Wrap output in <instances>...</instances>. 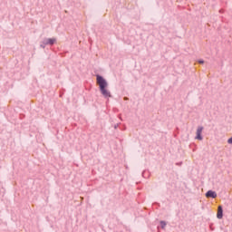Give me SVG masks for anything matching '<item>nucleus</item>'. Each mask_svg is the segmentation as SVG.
<instances>
[{
    "instance_id": "1",
    "label": "nucleus",
    "mask_w": 232,
    "mask_h": 232,
    "mask_svg": "<svg viewBox=\"0 0 232 232\" xmlns=\"http://www.w3.org/2000/svg\"><path fill=\"white\" fill-rule=\"evenodd\" d=\"M96 82L100 88L102 95H103L105 99L111 97V92H110V90H108V82L106 81V79H104V77L97 74Z\"/></svg>"
},
{
    "instance_id": "2",
    "label": "nucleus",
    "mask_w": 232,
    "mask_h": 232,
    "mask_svg": "<svg viewBox=\"0 0 232 232\" xmlns=\"http://www.w3.org/2000/svg\"><path fill=\"white\" fill-rule=\"evenodd\" d=\"M55 43H57V38H44L42 42H41V48H46V46H48V44H50V46H53V44H55Z\"/></svg>"
},
{
    "instance_id": "3",
    "label": "nucleus",
    "mask_w": 232,
    "mask_h": 232,
    "mask_svg": "<svg viewBox=\"0 0 232 232\" xmlns=\"http://www.w3.org/2000/svg\"><path fill=\"white\" fill-rule=\"evenodd\" d=\"M202 131H204V127L198 126L196 131V139L197 140H202Z\"/></svg>"
},
{
    "instance_id": "4",
    "label": "nucleus",
    "mask_w": 232,
    "mask_h": 232,
    "mask_svg": "<svg viewBox=\"0 0 232 232\" xmlns=\"http://www.w3.org/2000/svg\"><path fill=\"white\" fill-rule=\"evenodd\" d=\"M205 197L207 198H217V192L213 190H208L206 194Z\"/></svg>"
},
{
    "instance_id": "5",
    "label": "nucleus",
    "mask_w": 232,
    "mask_h": 232,
    "mask_svg": "<svg viewBox=\"0 0 232 232\" xmlns=\"http://www.w3.org/2000/svg\"><path fill=\"white\" fill-rule=\"evenodd\" d=\"M218 218H222L224 217V210L222 208V206L218 207V214H217Z\"/></svg>"
},
{
    "instance_id": "6",
    "label": "nucleus",
    "mask_w": 232,
    "mask_h": 232,
    "mask_svg": "<svg viewBox=\"0 0 232 232\" xmlns=\"http://www.w3.org/2000/svg\"><path fill=\"white\" fill-rule=\"evenodd\" d=\"M161 228L164 229L166 227V221H160Z\"/></svg>"
},
{
    "instance_id": "7",
    "label": "nucleus",
    "mask_w": 232,
    "mask_h": 232,
    "mask_svg": "<svg viewBox=\"0 0 232 232\" xmlns=\"http://www.w3.org/2000/svg\"><path fill=\"white\" fill-rule=\"evenodd\" d=\"M227 143H228V144H232V137L227 140Z\"/></svg>"
},
{
    "instance_id": "8",
    "label": "nucleus",
    "mask_w": 232,
    "mask_h": 232,
    "mask_svg": "<svg viewBox=\"0 0 232 232\" xmlns=\"http://www.w3.org/2000/svg\"><path fill=\"white\" fill-rule=\"evenodd\" d=\"M198 63H199V64H204V60H199V61H198Z\"/></svg>"
},
{
    "instance_id": "9",
    "label": "nucleus",
    "mask_w": 232,
    "mask_h": 232,
    "mask_svg": "<svg viewBox=\"0 0 232 232\" xmlns=\"http://www.w3.org/2000/svg\"><path fill=\"white\" fill-rule=\"evenodd\" d=\"M125 101H128V98H124Z\"/></svg>"
}]
</instances>
